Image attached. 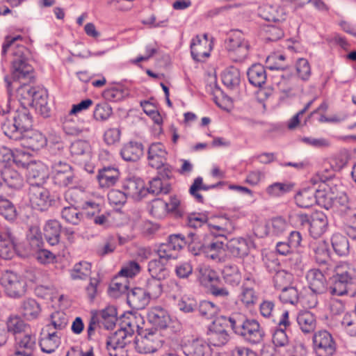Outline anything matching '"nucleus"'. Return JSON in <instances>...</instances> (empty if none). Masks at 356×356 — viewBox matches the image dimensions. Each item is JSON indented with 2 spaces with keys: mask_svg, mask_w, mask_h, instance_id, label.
<instances>
[{
  "mask_svg": "<svg viewBox=\"0 0 356 356\" xmlns=\"http://www.w3.org/2000/svg\"><path fill=\"white\" fill-rule=\"evenodd\" d=\"M306 280L311 291L324 293L327 291V282L321 270L310 269L306 274Z\"/></svg>",
  "mask_w": 356,
  "mask_h": 356,
  "instance_id": "nucleus-17",
  "label": "nucleus"
},
{
  "mask_svg": "<svg viewBox=\"0 0 356 356\" xmlns=\"http://www.w3.org/2000/svg\"><path fill=\"white\" fill-rule=\"evenodd\" d=\"M0 215L8 221H13L17 217L14 204L7 199L0 200Z\"/></svg>",
  "mask_w": 356,
  "mask_h": 356,
  "instance_id": "nucleus-59",
  "label": "nucleus"
},
{
  "mask_svg": "<svg viewBox=\"0 0 356 356\" xmlns=\"http://www.w3.org/2000/svg\"><path fill=\"white\" fill-rule=\"evenodd\" d=\"M11 119L6 118L1 123L3 134L13 140L22 137V133L32 127V116L26 106H20L17 110L8 111Z\"/></svg>",
  "mask_w": 356,
  "mask_h": 356,
  "instance_id": "nucleus-3",
  "label": "nucleus"
},
{
  "mask_svg": "<svg viewBox=\"0 0 356 356\" xmlns=\"http://www.w3.org/2000/svg\"><path fill=\"white\" fill-rule=\"evenodd\" d=\"M90 263L86 261H81L76 263L72 269L70 270V276L72 280H85L91 275Z\"/></svg>",
  "mask_w": 356,
  "mask_h": 356,
  "instance_id": "nucleus-41",
  "label": "nucleus"
},
{
  "mask_svg": "<svg viewBox=\"0 0 356 356\" xmlns=\"http://www.w3.org/2000/svg\"><path fill=\"white\" fill-rule=\"evenodd\" d=\"M356 270L351 265L343 263L336 266L332 276V285L327 289L332 296H343L348 293V286L355 279Z\"/></svg>",
  "mask_w": 356,
  "mask_h": 356,
  "instance_id": "nucleus-4",
  "label": "nucleus"
},
{
  "mask_svg": "<svg viewBox=\"0 0 356 356\" xmlns=\"http://www.w3.org/2000/svg\"><path fill=\"white\" fill-rule=\"evenodd\" d=\"M127 95L126 90L116 87L108 88L102 92V97L105 100L113 102L122 100Z\"/></svg>",
  "mask_w": 356,
  "mask_h": 356,
  "instance_id": "nucleus-61",
  "label": "nucleus"
},
{
  "mask_svg": "<svg viewBox=\"0 0 356 356\" xmlns=\"http://www.w3.org/2000/svg\"><path fill=\"white\" fill-rule=\"evenodd\" d=\"M119 177V170L115 168L108 166L98 170L97 179L100 187L109 188L116 184Z\"/></svg>",
  "mask_w": 356,
  "mask_h": 356,
  "instance_id": "nucleus-25",
  "label": "nucleus"
},
{
  "mask_svg": "<svg viewBox=\"0 0 356 356\" xmlns=\"http://www.w3.org/2000/svg\"><path fill=\"white\" fill-rule=\"evenodd\" d=\"M16 350L23 355L33 356L36 347V339L34 335L26 334L16 337Z\"/></svg>",
  "mask_w": 356,
  "mask_h": 356,
  "instance_id": "nucleus-26",
  "label": "nucleus"
},
{
  "mask_svg": "<svg viewBox=\"0 0 356 356\" xmlns=\"http://www.w3.org/2000/svg\"><path fill=\"white\" fill-rule=\"evenodd\" d=\"M293 275L284 270H277L273 276V282L275 289L282 290L291 285Z\"/></svg>",
  "mask_w": 356,
  "mask_h": 356,
  "instance_id": "nucleus-54",
  "label": "nucleus"
},
{
  "mask_svg": "<svg viewBox=\"0 0 356 356\" xmlns=\"http://www.w3.org/2000/svg\"><path fill=\"white\" fill-rule=\"evenodd\" d=\"M170 191V186L168 183H163L161 177H156L149 182V187L145 188V193L153 195H159V193L166 194Z\"/></svg>",
  "mask_w": 356,
  "mask_h": 356,
  "instance_id": "nucleus-53",
  "label": "nucleus"
},
{
  "mask_svg": "<svg viewBox=\"0 0 356 356\" xmlns=\"http://www.w3.org/2000/svg\"><path fill=\"white\" fill-rule=\"evenodd\" d=\"M106 330H111L115 327L117 321V310L113 306H108L102 310L92 311Z\"/></svg>",
  "mask_w": 356,
  "mask_h": 356,
  "instance_id": "nucleus-36",
  "label": "nucleus"
},
{
  "mask_svg": "<svg viewBox=\"0 0 356 356\" xmlns=\"http://www.w3.org/2000/svg\"><path fill=\"white\" fill-rule=\"evenodd\" d=\"M70 151L74 161L79 165L91 160V147L86 140H77L73 142L70 145Z\"/></svg>",
  "mask_w": 356,
  "mask_h": 356,
  "instance_id": "nucleus-15",
  "label": "nucleus"
},
{
  "mask_svg": "<svg viewBox=\"0 0 356 356\" xmlns=\"http://www.w3.org/2000/svg\"><path fill=\"white\" fill-rule=\"evenodd\" d=\"M51 177L54 182L59 186L67 187L77 184L72 167L65 161H54L51 165Z\"/></svg>",
  "mask_w": 356,
  "mask_h": 356,
  "instance_id": "nucleus-7",
  "label": "nucleus"
},
{
  "mask_svg": "<svg viewBox=\"0 0 356 356\" xmlns=\"http://www.w3.org/2000/svg\"><path fill=\"white\" fill-rule=\"evenodd\" d=\"M47 99L48 94L47 90L38 88L36 95L34 97L33 104H30L29 106L34 107L43 117H49L51 110Z\"/></svg>",
  "mask_w": 356,
  "mask_h": 356,
  "instance_id": "nucleus-32",
  "label": "nucleus"
},
{
  "mask_svg": "<svg viewBox=\"0 0 356 356\" xmlns=\"http://www.w3.org/2000/svg\"><path fill=\"white\" fill-rule=\"evenodd\" d=\"M61 344V337L57 331L51 330L50 326H44L40 332L39 346L41 351L46 354L54 353Z\"/></svg>",
  "mask_w": 356,
  "mask_h": 356,
  "instance_id": "nucleus-12",
  "label": "nucleus"
},
{
  "mask_svg": "<svg viewBox=\"0 0 356 356\" xmlns=\"http://www.w3.org/2000/svg\"><path fill=\"white\" fill-rule=\"evenodd\" d=\"M223 247L224 243L218 239H216L208 245H201L197 251L194 249L192 252L195 255H197L202 251L208 258H211L213 260H220V256L223 251Z\"/></svg>",
  "mask_w": 356,
  "mask_h": 356,
  "instance_id": "nucleus-34",
  "label": "nucleus"
},
{
  "mask_svg": "<svg viewBox=\"0 0 356 356\" xmlns=\"http://www.w3.org/2000/svg\"><path fill=\"white\" fill-rule=\"evenodd\" d=\"M222 276L225 282L233 286H238L241 281V273L236 265H226L222 270Z\"/></svg>",
  "mask_w": 356,
  "mask_h": 356,
  "instance_id": "nucleus-45",
  "label": "nucleus"
},
{
  "mask_svg": "<svg viewBox=\"0 0 356 356\" xmlns=\"http://www.w3.org/2000/svg\"><path fill=\"white\" fill-rule=\"evenodd\" d=\"M31 81H21L17 85H13V92L16 91L17 97L20 102L21 106H27L33 104L34 97L39 87H33L30 83Z\"/></svg>",
  "mask_w": 356,
  "mask_h": 356,
  "instance_id": "nucleus-19",
  "label": "nucleus"
},
{
  "mask_svg": "<svg viewBox=\"0 0 356 356\" xmlns=\"http://www.w3.org/2000/svg\"><path fill=\"white\" fill-rule=\"evenodd\" d=\"M231 327L230 316H220L213 321L209 327V341L213 346H222L229 340L227 328Z\"/></svg>",
  "mask_w": 356,
  "mask_h": 356,
  "instance_id": "nucleus-6",
  "label": "nucleus"
},
{
  "mask_svg": "<svg viewBox=\"0 0 356 356\" xmlns=\"http://www.w3.org/2000/svg\"><path fill=\"white\" fill-rule=\"evenodd\" d=\"M225 48L229 58L234 62H242L248 54L250 44L243 33L238 30L232 31L225 40Z\"/></svg>",
  "mask_w": 356,
  "mask_h": 356,
  "instance_id": "nucleus-5",
  "label": "nucleus"
},
{
  "mask_svg": "<svg viewBox=\"0 0 356 356\" xmlns=\"http://www.w3.org/2000/svg\"><path fill=\"white\" fill-rule=\"evenodd\" d=\"M1 284L6 293L11 298H20L26 292L25 283L17 273L11 270H6L2 273Z\"/></svg>",
  "mask_w": 356,
  "mask_h": 356,
  "instance_id": "nucleus-9",
  "label": "nucleus"
},
{
  "mask_svg": "<svg viewBox=\"0 0 356 356\" xmlns=\"http://www.w3.org/2000/svg\"><path fill=\"white\" fill-rule=\"evenodd\" d=\"M164 259H152L148 263V270L151 277L164 279L168 275Z\"/></svg>",
  "mask_w": 356,
  "mask_h": 356,
  "instance_id": "nucleus-51",
  "label": "nucleus"
},
{
  "mask_svg": "<svg viewBox=\"0 0 356 356\" xmlns=\"http://www.w3.org/2000/svg\"><path fill=\"white\" fill-rule=\"evenodd\" d=\"M313 348L317 356H333L337 352V344L332 334L321 330L313 336Z\"/></svg>",
  "mask_w": 356,
  "mask_h": 356,
  "instance_id": "nucleus-10",
  "label": "nucleus"
},
{
  "mask_svg": "<svg viewBox=\"0 0 356 356\" xmlns=\"http://www.w3.org/2000/svg\"><path fill=\"white\" fill-rule=\"evenodd\" d=\"M28 195L32 207L40 211L46 210L52 201L49 191L38 184H31Z\"/></svg>",
  "mask_w": 356,
  "mask_h": 356,
  "instance_id": "nucleus-11",
  "label": "nucleus"
},
{
  "mask_svg": "<svg viewBox=\"0 0 356 356\" xmlns=\"http://www.w3.org/2000/svg\"><path fill=\"white\" fill-rule=\"evenodd\" d=\"M47 178L45 167L42 165H32L29 167V179L31 184L42 186Z\"/></svg>",
  "mask_w": 356,
  "mask_h": 356,
  "instance_id": "nucleus-46",
  "label": "nucleus"
},
{
  "mask_svg": "<svg viewBox=\"0 0 356 356\" xmlns=\"http://www.w3.org/2000/svg\"><path fill=\"white\" fill-rule=\"evenodd\" d=\"M220 183L217 184L212 185H207L203 184V179L201 177H197L193 181V183L191 186L189 188L190 194L193 196L196 200L199 202H203V197L201 194L198 193L199 191H209L210 189H213L216 188Z\"/></svg>",
  "mask_w": 356,
  "mask_h": 356,
  "instance_id": "nucleus-49",
  "label": "nucleus"
},
{
  "mask_svg": "<svg viewBox=\"0 0 356 356\" xmlns=\"http://www.w3.org/2000/svg\"><path fill=\"white\" fill-rule=\"evenodd\" d=\"M15 238L9 228L0 229V257L12 259L15 254Z\"/></svg>",
  "mask_w": 356,
  "mask_h": 356,
  "instance_id": "nucleus-16",
  "label": "nucleus"
},
{
  "mask_svg": "<svg viewBox=\"0 0 356 356\" xmlns=\"http://www.w3.org/2000/svg\"><path fill=\"white\" fill-rule=\"evenodd\" d=\"M167 152L163 144L154 143L148 148L147 160L149 165L156 169L160 168L166 161Z\"/></svg>",
  "mask_w": 356,
  "mask_h": 356,
  "instance_id": "nucleus-20",
  "label": "nucleus"
},
{
  "mask_svg": "<svg viewBox=\"0 0 356 356\" xmlns=\"http://www.w3.org/2000/svg\"><path fill=\"white\" fill-rule=\"evenodd\" d=\"M90 217L93 213L90 212H80L76 207L73 206L65 207L61 211V217L67 222L76 225L83 220V216Z\"/></svg>",
  "mask_w": 356,
  "mask_h": 356,
  "instance_id": "nucleus-38",
  "label": "nucleus"
},
{
  "mask_svg": "<svg viewBox=\"0 0 356 356\" xmlns=\"http://www.w3.org/2000/svg\"><path fill=\"white\" fill-rule=\"evenodd\" d=\"M327 216L322 211H316L312 214V220L309 229L311 236L314 238L321 236L327 226Z\"/></svg>",
  "mask_w": 356,
  "mask_h": 356,
  "instance_id": "nucleus-27",
  "label": "nucleus"
},
{
  "mask_svg": "<svg viewBox=\"0 0 356 356\" xmlns=\"http://www.w3.org/2000/svg\"><path fill=\"white\" fill-rule=\"evenodd\" d=\"M143 154V145L141 143L131 141L125 144L121 151L122 158L127 161H137Z\"/></svg>",
  "mask_w": 356,
  "mask_h": 356,
  "instance_id": "nucleus-30",
  "label": "nucleus"
},
{
  "mask_svg": "<svg viewBox=\"0 0 356 356\" xmlns=\"http://www.w3.org/2000/svg\"><path fill=\"white\" fill-rule=\"evenodd\" d=\"M68 323L67 315L62 312H55L50 316V323L45 326H50L51 330L58 331L64 330Z\"/></svg>",
  "mask_w": 356,
  "mask_h": 356,
  "instance_id": "nucleus-52",
  "label": "nucleus"
},
{
  "mask_svg": "<svg viewBox=\"0 0 356 356\" xmlns=\"http://www.w3.org/2000/svg\"><path fill=\"white\" fill-rule=\"evenodd\" d=\"M40 237L34 236L31 238V243L33 245L35 243L38 247V250L35 252V258L37 261L42 264H52L56 260V256L51 251L40 248Z\"/></svg>",
  "mask_w": 356,
  "mask_h": 356,
  "instance_id": "nucleus-42",
  "label": "nucleus"
},
{
  "mask_svg": "<svg viewBox=\"0 0 356 356\" xmlns=\"http://www.w3.org/2000/svg\"><path fill=\"white\" fill-rule=\"evenodd\" d=\"M197 309L200 314L207 319L213 318L219 312V308L216 305L207 300L201 301Z\"/></svg>",
  "mask_w": 356,
  "mask_h": 356,
  "instance_id": "nucleus-57",
  "label": "nucleus"
},
{
  "mask_svg": "<svg viewBox=\"0 0 356 356\" xmlns=\"http://www.w3.org/2000/svg\"><path fill=\"white\" fill-rule=\"evenodd\" d=\"M288 227L289 224L282 217L274 218L266 225L268 232L272 236L282 235Z\"/></svg>",
  "mask_w": 356,
  "mask_h": 356,
  "instance_id": "nucleus-50",
  "label": "nucleus"
},
{
  "mask_svg": "<svg viewBox=\"0 0 356 356\" xmlns=\"http://www.w3.org/2000/svg\"><path fill=\"white\" fill-rule=\"evenodd\" d=\"M162 278L150 277L146 282L145 291L149 299H156L163 293Z\"/></svg>",
  "mask_w": 356,
  "mask_h": 356,
  "instance_id": "nucleus-48",
  "label": "nucleus"
},
{
  "mask_svg": "<svg viewBox=\"0 0 356 356\" xmlns=\"http://www.w3.org/2000/svg\"><path fill=\"white\" fill-rule=\"evenodd\" d=\"M134 332L130 321H124V326H121L106 341V348L109 352L110 356H122L119 355L117 350H122L130 342L128 338L131 337Z\"/></svg>",
  "mask_w": 356,
  "mask_h": 356,
  "instance_id": "nucleus-8",
  "label": "nucleus"
},
{
  "mask_svg": "<svg viewBox=\"0 0 356 356\" xmlns=\"http://www.w3.org/2000/svg\"><path fill=\"white\" fill-rule=\"evenodd\" d=\"M195 234L190 233L188 234V238L186 239L184 235L181 234H171L168 236L167 242L170 244L172 248L177 250L178 252L187 244L188 243L189 248L193 250L192 244L194 243L193 237Z\"/></svg>",
  "mask_w": 356,
  "mask_h": 356,
  "instance_id": "nucleus-44",
  "label": "nucleus"
},
{
  "mask_svg": "<svg viewBox=\"0 0 356 356\" xmlns=\"http://www.w3.org/2000/svg\"><path fill=\"white\" fill-rule=\"evenodd\" d=\"M150 213L156 218H162L168 213L167 202L160 198L154 199L150 205Z\"/></svg>",
  "mask_w": 356,
  "mask_h": 356,
  "instance_id": "nucleus-60",
  "label": "nucleus"
},
{
  "mask_svg": "<svg viewBox=\"0 0 356 356\" xmlns=\"http://www.w3.org/2000/svg\"><path fill=\"white\" fill-rule=\"evenodd\" d=\"M112 108L106 102H102L96 104L93 111L95 120L104 121L107 120L112 114Z\"/></svg>",
  "mask_w": 356,
  "mask_h": 356,
  "instance_id": "nucleus-62",
  "label": "nucleus"
},
{
  "mask_svg": "<svg viewBox=\"0 0 356 356\" xmlns=\"http://www.w3.org/2000/svg\"><path fill=\"white\" fill-rule=\"evenodd\" d=\"M122 187L128 197L136 200H139L146 195L144 182L138 177L124 179Z\"/></svg>",
  "mask_w": 356,
  "mask_h": 356,
  "instance_id": "nucleus-18",
  "label": "nucleus"
},
{
  "mask_svg": "<svg viewBox=\"0 0 356 356\" xmlns=\"http://www.w3.org/2000/svg\"><path fill=\"white\" fill-rule=\"evenodd\" d=\"M296 202L298 207L309 208L316 203L314 193L312 190H303L296 195Z\"/></svg>",
  "mask_w": 356,
  "mask_h": 356,
  "instance_id": "nucleus-55",
  "label": "nucleus"
},
{
  "mask_svg": "<svg viewBox=\"0 0 356 356\" xmlns=\"http://www.w3.org/2000/svg\"><path fill=\"white\" fill-rule=\"evenodd\" d=\"M211 47L207 40H202L196 35L191 43V53L193 58L197 62L204 61L210 56Z\"/></svg>",
  "mask_w": 356,
  "mask_h": 356,
  "instance_id": "nucleus-21",
  "label": "nucleus"
},
{
  "mask_svg": "<svg viewBox=\"0 0 356 356\" xmlns=\"http://www.w3.org/2000/svg\"><path fill=\"white\" fill-rule=\"evenodd\" d=\"M19 312L27 320H33L38 317L41 309L39 304L33 298L24 300L19 307Z\"/></svg>",
  "mask_w": 356,
  "mask_h": 356,
  "instance_id": "nucleus-39",
  "label": "nucleus"
},
{
  "mask_svg": "<svg viewBox=\"0 0 356 356\" xmlns=\"http://www.w3.org/2000/svg\"><path fill=\"white\" fill-rule=\"evenodd\" d=\"M296 320L300 330L305 333L312 332L316 328V318L314 315L309 311L299 312Z\"/></svg>",
  "mask_w": 356,
  "mask_h": 356,
  "instance_id": "nucleus-40",
  "label": "nucleus"
},
{
  "mask_svg": "<svg viewBox=\"0 0 356 356\" xmlns=\"http://www.w3.org/2000/svg\"><path fill=\"white\" fill-rule=\"evenodd\" d=\"M28 49L23 45L17 46L13 52L11 76H5L4 81L8 96L13 94V85L21 81H32L34 79L33 67L27 59Z\"/></svg>",
  "mask_w": 356,
  "mask_h": 356,
  "instance_id": "nucleus-1",
  "label": "nucleus"
},
{
  "mask_svg": "<svg viewBox=\"0 0 356 356\" xmlns=\"http://www.w3.org/2000/svg\"><path fill=\"white\" fill-rule=\"evenodd\" d=\"M280 291L279 298L283 303L295 305L298 302L300 293L296 286H289Z\"/></svg>",
  "mask_w": 356,
  "mask_h": 356,
  "instance_id": "nucleus-56",
  "label": "nucleus"
},
{
  "mask_svg": "<svg viewBox=\"0 0 356 356\" xmlns=\"http://www.w3.org/2000/svg\"><path fill=\"white\" fill-rule=\"evenodd\" d=\"M63 129L67 135L79 136L83 133L88 132L89 129L79 123L73 119V115L66 114L61 118Z\"/></svg>",
  "mask_w": 356,
  "mask_h": 356,
  "instance_id": "nucleus-29",
  "label": "nucleus"
},
{
  "mask_svg": "<svg viewBox=\"0 0 356 356\" xmlns=\"http://www.w3.org/2000/svg\"><path fill=\"white\" fill-rule=\"evenodd\" d=\"M259 15L266 21L280 22L284 20L283 9L272 5H264L259 8Z\"/></svg>",
  "mask_w": 356,
  "mask_h": 356,
  "instance_id": "nucleus-37",
  "label": "nucleus"
},
{
  "mask_svg": "<svg viewBox=\"0 0 356 356\" xmlns=\"http://www.w3.org/2000/svg\"><path fill=\"white\" fill-rule=\"evenodd\" d=\"M22 135L17 140L21 142L24 147L33 151H38L47 143V138L37 130L30 129L22 133Z\"/></svg>",
  "mask_w": 356,
  "mask_h": 356,
  "instance_id": "nucleus-14",
  "label": "nucleus"
},
{
  "mask_svg": "<svg viewBox=\"0 0 356 356\" xmlns=\"http://www.w3.org/2000/svg\"><path fill=\"white\" fill-rule=\"evenodd\" d=\"M182 349L186 356H204L209 346L203 339L197 338L185 343Z\"/></svg>",
  "mask_w": 356,
  "mask_h": 356,
  "instance_id": "nucleus-31",
  "label": "nucleus"
},
{
  "mask_svg": "<svg viewBox=\"0 0 356 356\" xmlns=\"http://www.w3.org/2000/svg\"><path fill=\"white\" fill-rule=\"evenodd\" d=\"M222 81L228 88H236L239 86L241 81L239 70L233 66L227 67L222 74Z\"/></svg>",
  "mask_w": 356,
  "mask_h": 356,
  "instance_id": "nucleus-43",
  "label": "nucleus"
},
{
  "mask_svg": "<svg viewBox=\"0 0 356 356\" xmlns=\"http://www.w3.org/2000/svg\"><path fill=\"white\" fill-rule=\"evenodd\" d=\"M250 83L255 87H261L266 81V72L261 64L252 65L247 72Z\"/></svg>",
  "mask_w": 356,
  "mask_h": 356,
  "instance_id": "nucleus-33",
  "label": "nucleus"
},
{
  "mask_svg": "<svg viewBox=\"0 0 356 356\" xmlns=\"http://www.w3.org/2000/svg\"><path fill=\"white\" fill-rule=\"evenodd\" d=\"M60 224L58 220H48L43 228L44 236L47 241L51 245L58 243L60 236Z\"/></svg>",
  "mask_w": 356,
  "mask_h": 356,
  "instance_id": "nucleus-35",
  "label": "nucleus"
},
{
  "mask_svg": "<svg viewBox=\"0 0 356 356\" xmlns=\"http://www.w3.org/2000/svg\"><path fill=\"white\" fill-rule=\"evenodd\" d=\"M230 321L233 331L246 341L257 344L263 340L264 332L257 320L248 318L245 314L237 312L230 315Z\"/></svg>",
  "mask_w": 356,
  "mask_h": 356,
  "instance_id": "nucleus-2",
  "label": "nucleus"
},
{
  "mask_svg": "<svg viewBox=\"0 0 356 356\" xmlns=\"http://www.w3.org/2000/svg\"><path fill=\"white\" fill-rule=\"evenodd\" d=\"M293 184L289 183L275 182L266 188V193L273 197H280L290 192Z\"/></svg>",
  "mask_w": 356,
  "mask_h": 356,
  "instance_id": "nucleus-58",
  "label": "nucleus"
},
{
  "mask_svg": "<svg viewBox=\"0 0 356 356\" xmlns=\"http://www.w3.org/2000/svg\"><path fill=\"white\" fill-rule=\"evenodd\" d=\"M1 178L6 185L13 189H20L24 184L23 176L16 170L6 165L1 171Z\"/></svg>",
  "mask_w": 356,
  "mask_h": 356,
  "instance_id": "nucleus-24",
  "label": "nucleus"
},
{
  "mask_svg": "<svg viewBox=\"0 0 356 356\" xmlns=\"http://www.w3.org/2000/svg\"><path fill=\"white\" fill-rule=\"evenodd\" d=\"M251 241L243 238L232 239L227 245L229 253L234 257L244 258L249 254Z\"/></svg>",
  "mask_w": 356,
  "mask_h": 356,
  "instance_id": "nucleus-28",
  "label": "nucleus"
},
{
  "mask_svg": "<svg viewBox=\"0 0 356 356\" xmlns=\"http://www.w3.org/2000/svg\"><path fill=\"white\" fill-rule=\"evenodd\" d=\"M147 319L155 329L161 330L166 328L170 322L167 311L159 307H153L149 310Z\"/></svg>",
  "mask_w": 356,
  "mask_h": 356,
  "instance_id": "nucleus-23",
  "label": "nucleus"
},
{
  "mask_svg": "<svg viewBox=\"0 0 356 356\" xmlns=\"http://www.w3.org/2000/svg\"><path fill=\"white\" fill-rule=\"evenodd\" d=\"M332 245L334 252L339 256H346L349 253L350 245L346 236L337 233L331 238Z\"/></svg>",
  "mask_w": 356,
  "mask_h": 356,
  "instance_id": "nucleus-47",
  "label": "nucleus"
},
{
  "mask_svg": "<svg viewBox=\"0 0 356 356\" xmlns=\"http://www.w3.org/2000/svg\"><path fill=\"white\" fill-rule=\"evenodd\" d=\"M127 300L134 309H142L149 303V298L144 289L136 287L127 291Z\"/></svg>",
  "mask_w": 356,
  "mask_h": 356,
  "instance_id": "nucleus-22",
  "label": "nucleus"
},
{
  "mask_svg": "<svg viewBox=\"0 0 356 356\" xmlns=\"http://www.w3.org/2000/svg\"><path fill=\"white\" fill-rule=\"evenodd\" d=\"M159 333L155 331L136 338L135 343L137 350L144 354L156 352L162 346V341L159 339Z\"/></svg>",
  "mask_w": 356,
  "mask_h": 356,
  "instance_id": "nucleus-13",
  "label": "nucleus"
},
{
  "mask_svg": "<svg viewBox=\"0 0 356 356\" xmlns=\"http://www.w3.org/2000/svg\"><path fill=\"white\" fill-rule=\"evenodd\" d=\"M342 325L351 336H356V303L352 313H347L343 317Z\"/></svg>",
  "mask_w": 356,
  "mask_h": 356,
  "instance_id": "nucleus-64",
  "label": "nucleus"
},
{
  "mask_svg": "<svg viewBox=\"0 0 356 356\" xmlns=\"http://www.w3.org/2000/svg\"><path fill=\"white\" fill-rule=\"evenodd\" d=\"M296 68L297 74L301 80L304 81L309 80L312 74V71L309 63L307 59L303 58L298 59Z\"/></svg>",
  "mask_w": 356,
  "mask_h": 356,
  "instance_id": "nucleus-63",
  "label": "nucleus"
}]
</instances>
